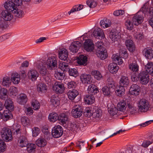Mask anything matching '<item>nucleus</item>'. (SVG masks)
Instances as JSON below:
<instances>
[{
	"label": "nucleus",
	"instance_id": "nucleus-1",
	"mask_svg": "<svg viewBox=\"0 0 153 153\" xmlns=\"http://www.w3.org/2000/svg\"><path fill=\"white\" fill-rule=\"evenodd\" d=\"M112 58L114 63L110 64L108 66V69L110 72L112 74H115L118 71L119 67L117 64L121 65L123 63L122 57L118 56V55H113Z\"/></svg>",
	"mask_w": 153,
	"mask_h": 153
},
{
	"label": "nucleus",
	"instance_id": "nucleus-2",
	"mask_svg": "<svg viewBox=\"0 0 153 153\" xmlns=\"http://www.w3.org/2000/svg\"><path fill=\"white\" fill-rule=\"evenodd\" d=\"M97 46L96 54L97 56L102 60L105 59L107 56V50L103 47V44L101 41L97 42L96 44Z\"/></svg>",
	"mask_w": 153,
	"mask_h": 153
},
{
	"label": "nucleus",
	"instance_id": "nucleus-3",
	"mask_svg": "<svg viewBox=\"0 0 153 153\" xmlns=\"http://www.w3.org/2000/svg\"><path fill=\"white\" fill-rule=\"evenodd\" d=\"M138 110L141 112H145L149 110L150 105L149 101L145 99H140L138 103Z\"/></svg>",
	"mask_w": 153,
	"mask_h": 153
},
{
	"label": "nucleus",
	"instance_id": "nucleus-4",
	"mask_svg": "<svg viewBox=\"0 0 153 153\" xmlns=\"http://www.w3.org/2000/svg\"><path fill=\"white\" fill-rule=\"evenodd\" d=\"M44 62L41 61H37L34 64V66L38 69L40 74L44 76L49 74L45 66Z\"/></svg>",
	"mask_w": 153,
	"mask_h": 153
},
{
	"label": "nucleus",
	"instance_id": "nucleus-5",
	"mask_svg": "<svg viewBox=\"0 0 153 153\" xmlns=\"http://www.w3.org/2000/svg\"><path fill=\"white\" fill-rule=\"evenodd\" d=\"M17 1L16 0H8L4 4V7L6 10L12 12L17 7L16 6H20V4H17Z\"/></svg>",
	"mask_w": 153,
	"mask_h": 153
},
{
	"label": "nucleus",
	"instance_id": "nucleus-6",
	"mask_svg": "<svg viewBox=\"0 0 153 153\" xmlns=\"http://www.w3.org/2000/svg\"><path fill=\"white\" fill-rule=\"evenodd\" d=\"M46 64L49 69L51 70L55 69L57 67V60L56 57L54 56L49 57L47 60Z\"/></svg>",
	"mask_w": 153,
	"mask_h": 153
},
{
	"label": "nucleus",
	"instance_id": "nucleus-7",
	"mask_svg": "<svg viewBox=\"0 0 153 153\" xmlns=\"http://www.w3.org/2000/svg\"><path fill=\"white\" fill-rule=\"evenodd\" d=\"M139 80L143 85H146L149 82V73L146 71H142L139 74Z\"/></svg>",
	"mask_w": 153,
	"mask_h": 153
},
{
	"label": "nucleus",
	"instance_id": "nucleus-8",
	"mask_svg": "<svg viewBox=\"0 0 153 153\" xmlns=\"http://www.w3.org/2000/svg\"><path fill=\"white\" fill-rule=\"evenodd\" d=\"M71 113L72 116L75 118L80 117L82 113V107L79 105L75 106L72 110Z\"/></svg>",
	"mask_w": 153,
	"mask_h": 153
},
{
	"label": "nucleus",
	"instance_id": "nucleus-9",
	"mask_svg": "<svg viewBox=\"0 0 153 153\" xmlns=\"http://www.w3.org/2000/svg\"><path fill=\"white\" fill-rule=\"evenodd\" d=\"M59 123L65 127H67V124L68 121V117L66 113H62L58 117Z\"/></svg>",
	"mask_w": 153,
	"mask_h": 153
},
{
	"label": "nucleus",
	"instance_id": "nucleus-10",
	"mask_svg": "<svg viewBox=\"0 0 153 153\" xmlns=\"http://www.w3.org/2000/svg\"><path fill=\"white\" fill-rule=\"evenodd\" d=\"M81 45V43L79 41L73 42L69 47V49L72 53H76L78 51Z\"/></svg>",
	"mask_w": 153,
	"mask_h": 153
},
{
	"label": "nucleus",
	"instance_id": "nucleus-11",
	"mask_svg": "<svg viewBox=\"0 0 153 153\" xmlns=\"http://www.w3.org/2000/svg\"><path fill=\"white\" fill-rule=\"evenodd\" d=\"M84 49L87 51H91L94 48V45L92 41L88 39L85 40L84 43Z\"/></svg>",
	"mask_w": 153,
	"mask_h": 153
},
{
	"label": "nucleus",
	"instance_id": "nucleus-12",
	"mask_svg": "<svg viewBox=\"0 0 153 153\" xmlns=\"http://www.w3.org/2000/svg\"><path fill=\"white\" fill-rule=\"evenodd\" d=\"M53 88V91L59 94L63 93L65 90L64 85L59 82H56L54 84Z\"/></svg>",
	"mask_w": 153,
	"mask_h": 153
},
{
	"label": "nucleus",
	"instance_id": "nucleus-13",
	"mask_svg": "<svg viewBox=\"0 0 153 153\" xmlns=\"http://www.w3.org/2000/svg\"><path fill=\"white\" fill-rule=\"evenodd\" d=\"M129 99H124L120 101L117 104V109L118 111L124 112L126 110V107L128 102H129Z\"/></svg>",
	"mask_w": 153,
	"mask_h": 153
},
{
	"label": "nucleus",
	"instance_id": "nucleus-14",
	"mask_svg": "<svg viewBox=\"0 0 153 153\" xmlns=\"http://www.w3.org/2000/svg\"><path fill=\"white\" fill-rule=\"evenodd\" d=\"M109 37L113 41H117L120 38V33L116 30H112L109 33Z\"/></svg>",
	"mask_w": 153,
	"mask_h": 153
},
{
	"label": "nucleus",
	"instance_id": "nucleus-15",
	"mask_svg": "<svg viewBox=\"0 0 153 153\" xmlns=\"http://www.w3.org/2000/svg\"><path fill=\"white\" fill-rule=\"evenodd\" d=\"M11 12L6 10H3L1 13V18L6 21L11 20L13 18V16Z\"/></svg>",
	"mask_w": 153,
	"mask_h": 153
},
{
	"label": "nucleus",
	"instance_id": "nucleus-16",
	"mask_svg": "<svg viewBox=\"0 0 153 153\" xmlns=\"http://www.w3.org/2000/svg\"><path fill=\"white\" fill-rule=\"evenodd\" d=\"M80 79L83 83L90 84L92 82L91 75L87 74H83L80 76Z\"/></svg>",
	"mask_w": 153,
	"mask_h": 153
},
{
	"label": "nucleus",
	"instance_id": "nucleus-17",
	"mask_svg": "<svg viewBox=\"0 0 153 153\" xmlns=\"http://www.w3.org/2000/svg\"><path fill=\"white\" fill-rule=\"evenodd\" d=\"M143 16L139 15L138 13H137L134 16L132 21L134 24L136 25H138L143 22Z\"/></svg>",
	"mask_w": 153,
	"mask_h": 153
},
{
	"label": "nucleus",
	"instance_id": "nucleus-18",
	"mask_svg": "<svg viewBox=\"0 0 153 153\" xmlns=\"http://www.w3.org/2000/svg\"><path fill=\"white\" fill-rule=\"evenodd\" d=\"M140 91V87L138 85L133 84L130 88L129 92L131 95L136 96L139 94Z\"/></svg>",
	"mask_w": 153,
	"mask_h": 153
},
{
	"label": "nucleus",
	"instance_id": "nucleus-19",
	"mask_svg": "<svg viewBox=\"0 0 153 153\" xmlns=\"http://www.w3.org/2000/svg\"><path fill=\"white\" fill-rule=\"evenodd\" d=\"M29 78L32 81L36 80L39 74L36 70L31 69L29 71L27 74Z\"/></svg>",
	"mask_w": 153,
	"mask_h": 153
},
{
	"label": "nucleus",
	"instance_id": "nucleus-20",
	"mask_svg": "<svg viewBox=\"0 0 153 153\" xmlns=\"http://www.w3.org/2000/svg\"><path fill=\"white\" fill-rule=\"evenodd\" d=\"M125 45L128 49L131 52L135 51V47L133 41L130 39L127 38L125 42Z\"/></svg>",
	"mask_w": 153,
	"mask_h": 153
},
{
	"label": "nucleus",
	"instance_id": "nucleus-21",
	"mask_svg": "<svg viewBox=\"0 0 153 153\" xmlns=\"http://www.w3.org/2000/svg\"><path fill=\"white\" fill-rule=\"evenodd\" d=\"M59 55L60 59L64 61L67 60L68 56L67 50L65 48L62 49L59 52Z\"/></svg>",
	"mask_w": 153,
	"mask_h": 153
},
{
	"label": "nucleus",
	"instance_id": "nucleus-22",
	"mask_svg": "<svg viewBox=\"0 0 153 153\" xmlns=\"http://www.w3.org/2000/svg\"><path fill=\"white\" fill-rule=\"evenodd\" d=\"M28 98L26 95L22 93L19 95V97L17 98V102L20 104L24 105L27 101Z\"/></svg>",
	"mask_w": 153,
	"mask_h": 153
},
{
	"label": "nucleus",
	"instance_id": "nucleus-23",
	"mask_svg": "<svg viewBox=\"0 0 153 153\" xmlns=\"http://www.w3.org/2000/svg\"><path fill=\"white\" fill-rule=\"evenodd\" d=\"M28 143L27 140L25 136L22 135L19 137L18 144L19 146L22 147H25Z\"/></svg>",
	"mask_w": 153,
	"mask_h": 153
},
{
	"label": "nucleus",
	"instance_id": "nucleus-24",
	"mask_svg": "<svg viewBox=\"0 0 153 153\" xmlns=\"http://www.w3.org/2000/svg\"><path fill=\"white\" fill-rule=\"evenodd\" d=\"M87 61V57L83 55H80L77 58V63L80 65H86Z\"/></svg>",
	"mask_w": 153,
	"mask_h": 153
},
{
	"label": "nucleus",
	"instance_id": "nucleus-25",
	"mask_svg": "<svg viewBox=\"0 0 153 153\" xmlns=\"http://www.w3.org/2000/svg\"><path fill=\"white\" fill-rule=\"evenodd\" d=\"M111 24V21L107 19H104L100 22V25L101 27L105 28L110 27Z\"/></svg>",
	"mask_w": 153,
	"mask_h": 153
},
{
	"label": "nucleus",
	"instance_id": "nucleus-26",
	"mask_svg": "<svg viewBox=\"0 0 153 153\" xmlns=\"http://www.w3.org/2000/svg\"><path fill=\"white\" fill-rule=\"evenodd\" d=\"M10 79L13 83L17 84L19 83L20 80V75L17 73H13L11 75Z\"/></svg>",
	"mask_w": 153,
	"mask_h": 153
},
{
	"label": "nucleus",
	"instance_id": "nucleus-27",
	"mask_svg": "<svg viewBox=\"0 0 153 153\" xmlns=\"http://www.w3.org/2000/svg\"><path fill=\"white\" fill-rule=\"evenodd\" d=\"M93 34L95 38L98 36L101 37V38H104L105 35L103 30L100 28H97L94 30Z\"/></svg>",
	"mask_w": 153,
	"mask_h": 153
},
{
	"label": "nucleus",
	"instance_id": "nucleus-28",
	"mask_svg": "<svg viewBox=\"0 0 153 153\" xmlns=\"http://www.w3.org/2000/svg\"><path fill=\"white\" fill-rule=\"evenodd\" d=\"M88 93L90 94H95L99 92V91L96 86L93 84L89 85L88 88Z\"/></svg>",
	"mask_w": 153,
	"mask_h": 153
},
{
	"label": "nucleus",
	"instance_id": "nucleus-29",
	"mask_svg": "<svg viewBox=\"0 0 153 153\" xmlns=\"http://www.w3.org/2000/svg\"><path fill=\"white\" fill-rule=\"evenodd\" d=\"M129 81L127 76H122L119 81L120 85L124 87H126L129 84Z\"/></svg>",
	"mask_w": 153,
	"mask_h": 153
},
{
	"label": "nucleus",
	"instance_id": "nucleus-30",
	"mask_svg": "<svg viewBox=\"0 0 153 153\" xmlns=\"http://www.w3.org/2000/svg\"><path fill=\"white\" fill-rule=\"evenodd\" d=\"M11 84V81L9 76H5L2 79V85L6 87H8Z\"/></svg>",
	"mask_w": 153,
	"mask_h": 153
},
{
	"label": "nucleus",
	"instance_id": "nucleus-31",
	"mask_svg": "<svg viewBox=\"0 0 153 153\" xmlns=\"http://www.w3.org/2000/svg\"><path fill=\"white\" fill-rule=\"evenodd\" d=\"M78 94V92L76 90L73 89L71 91H69L67 93V95L70 100H73L75 98Z\"/></svg>",
	"mask_w": 153,
	"mask_h": 153
},
{
	"label": "nucleus",
	"instance_id": "nucleus-32",
	"mask_svg": "<svg viewBox=\"0 0 153 153\" xmlns=\"http://www.w3.org/2000/svg\"><path fill=\"white\" fill-rule=\"evenodd\" d=\"M12 12L15 16L18 18H22L25 15L24 11L21 9L17 8V7Z\"/></svg>",
	"mask_w": 153,
	"mask_h": 153
},
{
	"label": "nucleus",
	"instance_id": "nucleus-33",
	"mask_svg": "<svg viewBox=\"0 0 153 153\" xmlns=\"http://www.w3.org/2000/svg\"><path fill=\"white\" fill-rule=\"evenodd\" d=\"M85 101L88 104H93L95 101V98L93 95H86L85 97Z\"/></svg>",
	"mask_w": 153,
	"mask_h": 153
},
{
	"label": "nucleus",
	"instance_id": "nucleus-34",
	"mask_svg": "<svg viewBox=\"0 0 153 153\" xmlns=\"http://www.w3.org/2000/svg\"><path fill=\"white\" fill-rule=\"evenodd\" d=\"M143 52L146 57L148 59H151L153 58V50L152 49H145Z\"/></svg>",
	"mask_w": 153,
	"mask_h": 153
},
{
	"label": "nucleus",
	"instance_id": "nucleus-35",
	"mask_svg": "<svg viewBox=\"0 0 153 153\" xmlns=\"http://www.w3.org/2000/svg\"><path fill=\"white\" fill-rule=\"evenodd\" d=\"M146 72L153 76V63L148 62L145 66Z\"/></svg>",
	"mask_w": 153,
	"mask_h": 153
},
{
	"label": "nucleus",
	"instance_id": "nucleus-36",
	"mask_svg": "<svg viewBox=\"0 0 153 153\" xmlns=\"http://www.w3.org/2000/svg\"><path fill=\"white\" fill-rule=\"evenodd\" d=\"M4 106L8 110L13 111L14 110L13 102L10 99H7L5 101Z\"/></svg>",
	"mask_w": 153,
	"mask_h": 153
},
{
	"label": "nucleus",
	"instance_id": "nucleus-37",
	"mask_svg": "<svg viewBox=\"0 0 153 153\" xmlns=\"http://www.w3.org/2000/svg\"><path fill=\"white\" fill-rule=\"evenodd\" d=\"M37 89L38 92L45 93L47 91L48 87L44 83H40L37 85Z\"/></svg>",
	"mask_w": 153,
	"mask_h": 153
},
{
	"label": "nucleus",
	"instance_id": "nucleus-38",
	"mask_svg": "<svg viewBox=\"0 0 153 153\" xmlns=\"http://www.w3.org/2000/svg\"><path fill=\"white\" fill-rule=\"evenodd\" d=\"M50 102L52 105L55 107L57 106L59 103V98L57 96L53 95L51 98Z\"/></svg>",
	"mask_w": 153,
	"mask_h": 153
},
{
	"label": "nucleus",
	"instance_id": "nucleus-39",
	"mask_svg": "<svg viewBox=\"0 0 153 153\" xmlns=\"http://www.w3.org/2000/svg\"><path fill=\"white\" fill-rule=\"evenodd\" d=\"M10 110H6L4 112V114L2 115V118L5 121H7L8 120L11 119L12 115Z\"/></svg>",
	"mask_w": 153,
	"mask_h": 153
},
{
	"label": "nucleus",
	"instance_id": "nucleus-40",
	"mask_svg": "<svg viewBox=\"0 0 153 153\" xmlns=\"http://www.w3.org/2000/svg\"><path fill=\"white\" fill-rule=\"evenodd\" d=\"M63 132V129L61 126L58 125L54 127L52 130V134H62Z\"/></svg>",
	"mask_w": 153,
	"mask_h": 153
},
{
	"label": "nucleus",
	"instance_id": "nucleus-41",
	"mask_svg": "<svg viewBox=\"0 0 153 153\" xmlns=\"http://www.w3.org/2000/svg\"><path fill=\"white\" fill-rule=\"evenodd\" d=\"M124 87L120 85L116 88L115 92L118 96H121L125 94V89Z\"/></svg>",
	"mask_w": 153,
	"mask_h": 153
},
{
	"label": "nucleus",
	"instance_id": "nucleus-42",
	"mask_svg": "<svg viewBox=\"0 0 153 153\" xmlns=\"http://www.w3.org/2000/svg\"><path fill=\"white\" fill-rule=\"evenodd\" d=\"M36 143L39 147H42L46 145L47 142L44 139L39 138L36 140Z\"/></svg>",
	"mask_w": 153,
	"mask_h": 153
},
{
	"label": "nucleus",
	"instance_id": "nucleus-43",
	"mask_svg": "<svg viewBox=\"0 0 153 153\" xmlns=\"http://www.w3.org/2000/svg\"><path fill=\"white\" fill-rule=\"evenodd\" d=\"M129 68L133 71H137L138 70L139 66L137 62L134 61L130 64Z\"/></svg>",
	"mask_w": 153,
	"mask_h": 153
},
{
	"label": "nucleus",
	"instance_id": "nucleus-44",
	"mask_svg": "<svg viewBox=\"0 0 153 153\" xmlns=\"http://www.w3.org/2000/svg\"><path fill=\"white\" fill-rule=\"evenodd\" d=\"M58 115L57 113L53 112L50 114L48 118L49 120L52 122H55L58 120Z\"/></svg>",
	"mask_w": 153,
	"mask_h": 153
},
{
	"label": "nucleus",
	"instance_id": "nucleus-45",
	"mask_svg": "<svg viewBox=\"0 0 153 153\" xmlns=\"http://www.w3.org/2000/svg\"><path fill=\"white\" fill-rule=\"evenodd\" d=\"M86 3L87 5L90 8H93L95 7L97 4L96 0H88Z\"/></svg>",
	"mask_w": 153,
	"mask_h": 153
},
{
	"label": "nucleus",
	"instance_id": "nucleus-46",
	"mask_svg": "<svg viewBox=\"0 0 153 153\" xmlns=\"http://www.w3.org/2000/svg\"><path fill=\"white\" fill-rule=\"evenodd\" d=\"M92 74L94 76L95 78L98 80H100L102 77L100 73L97 71L94 70L92 71Z\"/></svg>",
	"mask_w": 153,
	"mask_h": 153
},
{
	"label": "nucleus",
	"instance_id": "nucleus-47",
	"mask_svg": "<svg viewBox=\"0 0 153 153\" xmlns=\"http://www.w3.org/2000/svg\"><path fill=\"white\" fill-rule=\"evenodd\" d=\"M27 147V150L29 152H31L35 151L36 146L34 144L31 143L27 144L26 146Z\"/></svg>",
	"mask_w": 153,
	"mask_h": 153
},
{
	"label": "nucleus",
	"instance_id": "nucleus-48",
	"mask_svg": "<svg viewBox=\"0 0 153 153\" xmlns=\"http://www.w3.org/2000/svg\"><path fill=\"white\" fill-rule=\"evenodd\" d=\"M1 133V134H12V127H7L3 128Z\"/></svg>",
	"mask_w": 153,
	"mask_h": 153
},
{
	"label": "nucleus",
	"instance_id": "nucleus-49",
	"mask_svg": "<svg viewBox=\"0 0 153 153\" xmlns=\"http://www.w3.org/2000/svg\"><path fill=\"white\" fill-rule=\"evenodd\" d=\"M59 67V68L63 71H66L68 68V63L65 62H60Z\"/></svg>",
	"mask_w": 153,
	"mask_h": 153
},
{
	"label": "nucleus",
	"instance_id": "nucleus-50",
	"mask_svg": "<svg viewBox=\"0 0 153 153\" xmlns=\"http://www.w3.org/2000/svg\"><path fill=\"white\" fill-rule=\"evenodd\" d=\"M3 140L6 142L11 141L13 139V134H1Z\"/></svg>",
	"mask_w": 153,
	"mask_h": 153
},
{
	"label": "nucleus",
	"instance_id": "nucleus-51",
	"mask_svg": "<svg viewBox=\"0 0 153 153\" xmlns=\"http://www.w3.org/2000/svg\"><path fill=\"white\" fill-rule=\"evenodd\" d=\"M129 102H128L127 103V106L128 108V111L129 113H130V114H132L135 113L136 112V110L135 108L132 107L130 104V100L129 99Z\"/></svg>",
	"mask_w": 153,
	"mask_h": 153
},
{
	"label": "nucleus",
	"instance_id": "nucleus-52",
	"mask_svg": "<svg viewBox=\"0 0 153 153\" xmlns=\"http://www.w3.org/2000/svg\"><path fill=\"white\" fill-rule=\"evenodd\" d=\"M102 91L104 95L106 96L109 95L111 91V89H109L108 86H105L102 88Z\"/></svg>",
	"mask_w": 153,
	"mask_h": 153
},
{
	"label": "nucleus",
	"instance_id": "nucleus-53",
	"mask_svg": "<svg viewBox=\"0 0 153 153\" xmlns=\"http://www.w3.org/2000/svg\"><path fill=\"white\" fill-rule=\"evenodd\" d=\"M21 122L24 126H26L29 124L30 120L28 118L25 116L22 117L21 118Z\"/></svg>",
	"mask_w": 153,
	"mask_h": 153
},
{
	"label": "nucleus",
	"instance_id": "nucleus-54",
	"mask_svg": "<svg viewBox=\"0 0 153 153\" xmlns=\"http://www.w3.org/2000/svg\"><path fill=\"white\" fill-rule=\"evenodd\" d=\"M101 111L100 109L95 110V111L93 113V117L95 118H99L102 116Z\"/></svg>",
	"mask_w": 153,
	"mask_h": 153
},
{
	"label": "nucleus",
	"instance_id": "nucleus-55",
	"mask_svg": "<svg viewBox=\"0 0 153 153\" xmlns=\"http://www.w3.org/2000/svg\"><path fill=\"white\" fill-rule=\"evenodd\" d=\"M85 140L78 141L76 143V147L80 150L84 149L85 148Z\"/></svg>",
	"mask_w": 153,
	"mask_h": 153
},
{
	"label": "nucleus",
	"instance_id": "nucleus-56",
	"mask_svg": "<svg viewBox=\"0 0 153 153\" xmlns=\"http://www.w3.org/2000/svg\"><path fill=\"white\" fill-rule=\"evenodd\" d=\"M10 95L13 97H14L17 94V88L15 87H11L10 89Z\"/></svg>",
	"mask_w": 153,
	"mask_h": 153
},
{
	"label": "nucleus",
	"instance_id": "nucleus-57",
	"mask_svg": "<svg viewBox=\"0 0 153 153\" xmlns=\"http://www.w3.org/2000/svg\"><path fill=\"white\" fill-rule=\"evenodd\" d=\"M107 81L108 82V87L109 89H111H111H113L115 88V85H114V82L112 80V79L111 78H108Z\"/></svg>",
	"mask_w": 153,
	"mask_h": 153
},
{
	"label": "nucleus",
	"instance_id": "nucleus-58",
	"mask_svg": "<svg viewBox=\"0 0 153 153\" xmlns=\"http://www.w3.org/2000/svg\"><path fill=\"white\" fill-rule=\"evenodd\" d=\"M69 75L70 76L76 77L78 75V71L76 69H70L68 71Z\"/></svg>",
	"mask_w": 153,
	"mask_h": 153
},
{
	"label": "nucleus",
	"instance_id": "nucleus-59",
	"mask_svg": "<svg viewBox=\"0 0 153 153\" xmlns=\"http://www.w3.org/2000/svg\"><path fill=\"white\" fill-rule=\"evenodd\" d=\"M54 76L57 79L59 80L63 79L64 77L63 73L59 72L58 71H55Z\"/></svg>",
	"mask_w": 153,
	"mask_h": 153
},
{
	"label": "nucleus",
	"instance_id": "nucleus-60",
	"mask_svg": "<svg viewBox=\"0 0 153 153\" xmlns=\"http://www.w3.org/2000/svg\"><path fill=\"white\" fill-rule=\"evenodd\" d=\"M22 133L21 130L19 126L12 127V134H19Z\"/></svg>",
	"mask_w": 153,
	"mask_h": 153
},
{
	"label": "nucleus",
	"instance_id": "nucleus-61",
	"mask_svg": "<svg viewBox=\"0 0 153 153\" xmlns=\"http://www.w3.org/2000/svg\"><path fill=\"white\" fill-rule=\"evenodd\" d=\"M32 106L33 107V109L34 110H38L40 107V104L36 100H33L31 103Z\"/></svg>",
	"mask_w": 153,
	"mask_h": 153
},
{
	"label": "nucleus",
	"instance_id": "nucleus-62",
	"mask_svg": "<svg viewBox=\"0 0 153 153\" xmlns=\"http://www.w3.org/2000/svg\"><path fill=\"white\" fill-rule=\"evenodd\" d=\"M43 78L46 83L48 85H51V76L49 74L43 76Z\"/></svg>",
	"mask_w": 153,
	"mask_h": 153
},
{
	"label": "nucleus",
	"instance_id": "nucleus-63",
	"mask_svg": "<svg viewBox=\"0 0 153 153\" xmlns=\"http://www.w3.org/2000/svg\"><path fill=\"white\" fill-rule=\"evenodd\" d=\"M93 113L91 112V110L89 107L87 108L85 110L84 114L86 117H90L92 115Z\"/></svg>",
	"mask_w": 153,
	"mask_h": 153
},
{
	"label": "nucleus",
	"instance_id": "nucleus-64",
	"mask_svg": "<svg viewBox=\"0 0 153 153\" xmlns=\"http://www.w3.org/2000/svg\"><path fill=\"white\" fill-rule=\"evenodd\" d=\"M125 25L126 26L127 29L129 30H131L133 27V24L129 20H127L125 23Z\"/></svg>",
	"mask_w": 153,
	"mask_h": 153
}]
</instances>
